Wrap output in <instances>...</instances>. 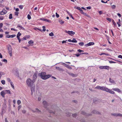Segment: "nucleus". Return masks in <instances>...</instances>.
<instances>
[{
	"instance_id": "nucleus-4",
	"label": "nucleus",
	"mask_w": 122,
	"mask_h": 122,
	"mask_svg": "<svg viewBox=\"0 0 122 122\" xmlns=\"http://www.w3.org/2000/svg\"><path fill=\"white\" fill-rule=\"evenodd\" d=\"M107 87L104 86H97L95 87V88L99 90H101L102 91H106Z\"/></svg>"
},
{
	"instance_id": "nucleus-16",
	"label": "nucleus",
	"mask_w": 122,
	"mask_h": 122,
	"mask_svg": "<svg viewBox=\"0 0 122 122\" xmlns=\"http://www.w3.org/2000/svg\"><path fill=\"white\" fill-rule=\"evenodd\" d=\"M6 94H11V92L9 90H5Z\"/></svg>"
},
{
	"instance_id": "nucleus-9",
	"label": "nucleus",
	"mask_w": 122,
	"mask_h": 122,
	"mask_svg": "<svg viewBox=\"0 0 122 122\" xmlns=\"http://www.w3.org/2000/svg\"><path fill=\"white\" fill-rule=\"evenodd\" d=\"M94 44V43L93 42H90L88 43L85 45V46L87 47L88 46H90L91 45H93Z\"/></svg>"
},
{
	"instance_id": "nucleus-44",
	"label": "nucleus",
	"mask_w": 122,
	"mask_h": 122,
	"mask_svg": "<svg viewBox=\"0 0 122 122\" xmlns=\"http://www.w3.org/2000/svg\"><path fill=\"white\" fill-rule=\"evenodd\" d=\"M106 19L107 20H108L110 22H111V20L110 18H107Z\"/></svg>"
},
{
	"instance_id": "nucleus-56",
	"label": "nucleus",
	"mask_w": 122,
	"mask_h": 122,
	"mask_svg": "<svg viewBox=\"0 0 122 122\" xmlns=\"http://www.w3.org/2000/svg\"><path fill=\"white\" fill-rule=\"evenodd\" d=\"M3 25V24L2 23H0V28H1L2 27Z\"/></svg>"
},
{
	"instance_id": "nucleus-13",
	"label": "nucleus",
	"mask_w": 122,
	"mask_h": 122,
	"mask_svg": "<svg viewBox=\"0 0 122 122\" xmlns=\"http://www.w3.org/2000/svg\"><path fill=\"white\" fill-rule=\"evenodd\" d=\"M68 73L70 75L72 76L73 77H75L77 76L76 74H74L70 72H68Z\"/></svg>"
},
{
	"instance_id": "nucleus-14",
	"label": "nucleus",
	"mask_w": 122,
	"mask_h": 122,
	"mask_svg": "<svg viewBox=\"0 0 122 122\" xmlns=\"http://www.w3.org/2000/svg\"><path fill=\"white\" fill-rule=\"evenodd\" d=\"M37 78V74L36 73H35L33 75V80H34L35 81V80Z\"/></svg>"
},
{
	"instance_id": "nucleus-55",
	"label": "nucleus",
	"mask_w": 122,
	"mask_h": 122,
	"mask_svg": "<svg viewBox=\"0 0 122 122\" xmlns=\"http://www.w3.org/2000/svg\"><path fill=\"white\" fill-rule=\"evenodd\" d=\"M103 13L102 11H99V13L100 15H101Z\"/></svg>"
},
{
	"instance_id": "nucleus-50",
	"label": "nucleus",
	"mask_w": 122,
	"mask_h": 122,
	"mask_svg": "<svg viewBox=\"0 0 122 122\" xmlns=\"http://www.w3.org/2000/svg\"><path fill=\"white\" fill-rule=\"evenodd\" d=\"M11 30H14L15 31H17V30L16 29H15L13 28H11Z\"/></svg>"
},
{
	"instance_id": "nucleus-40",
	"label": "nucleus",
	"mask_w": 122,
	"mask_h": 122,
	"mask_svg": "<svg viewBox=\"0 0 122 122\" xmlns=\"http://www.w3.org/2000/svg\"><path fill=\"white\" fill-rule=\"evenodd\" d=\"M16 36L15 35H10V38H12L15 37Z\"/></svg>"
},
{
	"instance_id": "nucleus-35",
	"label": "nucleus",
	"mask_w": 122,
	"mask_h": 122,
	"mask_svg": "<svg viewBox=\"0 0 122 122\" xmlns=\"http://www.w3.org/2000/svg\"><path fill=\"white\" fill-rule=\"evenodd\" d=\"M34 112H40V111L38 108H36V110L35 111H34Z\"/></svg>"
},
{
	"instance_id": "nucleus-39",
	"label": "nucleus",
	"mask_w": 122,
	"mask_h": 122,
	"mask_svg": "<svg viewBox=\"0 0 122 122\" xmlns=\"http://www.w3.org/2000/svg\"><path fill=\"white\" fill-rule=\"evenodd\" d=\"M112 115L115 117H117V113H113L112 114Z\"/></svg>"
},
{
	"instance_id": "nucleus-61",
	"label": "nucleus",
	"mask_w": 122,
	"mask_h": 122,
	"mask_svg": "<svg viewBox=\"0 0 122 122\" xmlns=\"http://www.w3.org/2000/svg\"><path fill=\"white\" fill-rule=\"evenodd\" d=\"M77 56L78 57L80 55V54H76L75 55Z\"/></svg>"
},
{
	"instance_id": "nucleus-37",
	"label": "nucleus",
	"mask_w": 122,
	"mask_h": 122,
	"mask_svg": "<svg viewBox=\"0 0 122 122\" xmlns=\"http://www.w3.org/2000/svg\"><path fill=\"white\" fill-rule=\"evenodd\" d=\"M79 44L81 46H82L84 45L83 42H80L79 43Z\"/></svg>"
},
{
	"instance_id": "nucleus-60",
	"label": "nucleus",
	"mask_w": 122,
	"mask_h": 122,
	"mask_svg": "<svg viewBox=\"0 0 122 122\" xmlns=\"http://www.w3.org/2000/svg\"><path fill=\"white\" fill-rule=\"evenodd\" d=\"M88 53H87L86 52V53H80L81 55V54H88Z\"/></svg>"
},
{
	"instance_id": "nucleus-6",
	"label": "nucleus",
	"mask_w": 122,
	"mask_h": 122,
	"mask_svg": "<svg viewBox=\"0 0 122 122\" xmlns=\"http://www.w3.org/2000/svg\"><path fill=\"white\" fill-rule=\"evenodd\" d=\"M109 68V66H99V68L101 69H106L107 70H108Z\"/></svg>"
},
{
	"instance_id": "nucleus-62",
	"label": "nucleus",
	"mask_w": 122,
	"mask_h": 122,
	"mask_svg": "<svg viewBox=\"0 0 122 122\" xmlns=\"http://www.w3.org/2000/svg\"><path fill=\"white\" fill-rule=\"evenodd\" d=\"M117 15L120 17H121V15L120 14L117 13Z\"/></svg>"
},
{
	"instance_id": "nucleus-54",
	"label": "nucleus",
	"mask_w": 122,
	"mask_h": 122,
	"mask_svg": "<svg viewBox=\"0 0 122 122\" xmlns=\"http://www.w3.org/2000/svg\"><path fill=\"white\" fill-rule=\"evenodd\" d=\"M56 16L57 18H58L59 17V15L57 13H56Z\"/></svg>"
},
{
	"instance_id": "nucleus-24",
	"label": "nucleus",
	"mask_w": 122,
	"mask_h": 122,
	"mask_svg": "<svg viewBox=\"0 0 122 122\" xmlns=\"http://www.w3.org/2000/svg\"><path fill=\"white\" fill-rule=\"evenodd\" d=\"M43 103L45 106H46L47 104V102L45 101H44L43 102Z\"/></svg>"
},
{
	"instance_id": "nucleus-42",
	"label": "nucleus",
	"mask_w": 122,
	"mask_h": 122,
	"mask_svg": "<svg viewBox=\"0 0 122 122\" xmlns=\"http://www.w3.org/2000/svg\"><path fill=\"white\" fill-rule=\"evenodd\" d=\"M21 35V34L20 32H18V33L17 34V36H20Z\"/></svg>"
},
{
	"instance_id": "nucleus-53",
	"label": "nucleus",
	"mask_w": 122,
	"mask_h": 122,
	"mask_svg": "<svg viewBox=\"0 0 122 122\" xmlns=\"http://www.w3.org/2000/svg\"><path fill=\"white\" fill-rule=\"evenodd\" d=\"M21 107V105H19V106L18 107V110H19L20 109Z\"/></svg>"
},
{
	"instance_id": "nucleus-5",
	"label": "nucleus",
	"mask_w": 122,
	"mask_h": 122,
	"mask_svg": "<svg viewBox=\"0 0 122 122\" xmlns=\"http://www.w3.org/2000/svg\"><path fill=\"white\" fill-rule=\"evenodd\" d=\"M65 32L67 33H68L69 35H70L71 36H72V35H74L75 33L73 31H67V30H65Z\"/></svg>"
},
{
	"instance_id": "nucleus-32",
	"label": "nucleus",
	"mask_w": 122,
	"mask_h": 122,
	"mask_svg": "<svg viewBox=\"0 0 122 122\" xmlns=\"http://www.w3.org/2000/svg\"><path fill=\"white\" fill-rule=\"evenodd\" d=\"M7 80L8 82H10H10H12L11 81V80L9 78H7Z\"/></svg>"
},
{
	"instance_id": "nucleus-23",
	"label": "nucleus",
	"mask_w": 122,
	"mask_h": 122,
	"mask_svg": "<svg viewBox=\"0 0 122 122\" xmlns=\"http://www.w3.org/2000/svg\"><path fill=\"white\" fill-rule=\"evenodd\" d=\"M109 81L111 83H114L115 82V81L114 80H113L111 79L110 78L109 79Z\"/></svg>"
},
{
	"instance_id": "nucleus-30",
	"label": "nucleus",
	"mask_w": 122,
	"mask_h": 122,
	"mask_svg": "<svg viewBox=\"0 0 122 122\" xmlns=\"http://www.w3.org/2000/svg\"><path fill=\"white\" fill-rule=\"evenodd\" d=\"M17 103L18 105L20 104L21 103V102L20 100H18L17 101Z\"/></svg>"
},
{
	"instance_id": "nucleus-34",
	"label": "nucleus",
	"mask_w": 122,
	"mask_h": 122,
	"mask_svg": "<svg viewBox=\"0 0 122 122\" xmlns=\"http://www.w3.org/2000/svg\"><path fill=\"white\" fill-rule=\"evenodd\" d=\"M33 42L32 40H30V41H29L28 42V43L29 44H33Z\"/></svg>"
},
{
	"instance_id": "nucleus-22",
	"label": "nucleus",
	"mask_w": 122,
	"mask_h": 122,
	"mask_svg": "<svg viewBox=\"0 0 122 122\" xmlns=\"http://www.w3.org/2000/svg\"><path fill=\"white\" fill-rule=\"evenodd\" d=\"M65 66L69 69H72V68L70 66L67 64L66 65V66Z\"/></svg>"
},
{
	"instance_id": "nucleus-1",
	"label": "nucleus",
	"mask_w": 122,
	"mask_h": 122,
	"mask_svg": "<svg viewBox=\"0 0 122 122\" xmlns=\"http://www.w3.org/2000/svg\"><path fill=\"white\" fill-rule=\"evenodd\" d=\"M46 73L45 72H42L41 75V78L43 79L46 80L48 78L51 77L50 75H46Z\"/></svg>"
},
{
	"instance_id": "nucleus-33",
	"label": "nucleus",
	"mask_w": 122,
	"mask_h": 122,
	"mask_svg": "<svg viewBox=\"0 0 122 122\" xmlns=\"http://www.w3.org/2000/svg\"><path fill=\"white\" fill-rule=\"evenodd\" d=\"M42 28H43V29L42 30V31H45L46 30V29H45V26H42Z\"/></svg>"
},
{
	"instance_id": "nucleus-51",
	"label": "nucleus",
	"mask_w": 122,
	"mask_h": 122,
	"mask_svg": "<svg viewBox=\"0 0 122 122\" xmlns=\"http://www.w3.org/2000/svg\"><path fill=\"white\" fill-rule=\"evenodd\" d=\"M72 116L74 117H75L77 116V114H73L72 115Z\"/></svg>"
},
{
	"instance_id": "nucleus-26",
	"label": "nucleus",
	"mask_w": 122,
	"mask_h": 122,
	"mask_svg": "<svg viewBox=\"0 0 122 122\" xmlns=\"http://www.w3.org/2000/svg\"><path fill=\"white\" fill-rule=\"evenodd\" d=\"M1 83L3 85H5V80H2L1 81Z\"/></svg>"
},
{
	"instance_id": "nucleus-64",
	"label": "nucleus",
	"mask_w": 122,
	"mask_h": 122,
	"mask_svg": "<svg viewBox=\"0 0 122 122\" xmlns=\"http://www.w3.org/2000/svg\"><path fill=\"white\" fill-rule=\"evenodd\" d=\"M117 23L118 25V27H120L121 26V25L120 24V23L117 22Z\"/></svg>"
},
{
	"instance_id": "nucleus-3",
	"label": "nucleus",
	"mask_w": 122,
	"mask_h": 122,
	"mask_svg": "<svg viewBox=\"0 0 122 122\" xmlns=\"http://www.w3.org/2000/svg\"><path fill=\"white\" fill-rule=\"evenodd\" d=\"M8 52L10 56H12V47L10 45L8 47Z\"/></svg>"
},
{
	"instance_id": "nucleus-21",
	"label": "nucleus",
	"mask_w": 122,
	"mask_h": 122,
	"mask_svg": "<svg viewBox=\"0 0 122 122\" xmlns=\"http://www.w3.org/2000/svg\"><path fill=\"white\" fill-rule=\"evenodd\" d=\"M59 22L60 23V24L61 25L63 24L64 23V21H63L61 20H59Z\"/></svg>"
},
{
	"instance_id": "nucleus-41",
	"label": "nucleus",
	"mask_w": 122,
	"mask_h": 122,
	"mask_svg": "<svg viewBox=\"0 0 122 122\" xmlns=\"http://www.w3.org/2000/svg\"><path fill=\"white\" fill-rule=\"evenodd\" d=\"M122 117V114L120 113H117V117Z\"/></svg>"
},
{
	"instance_id": "nucleus-31",
	"label": "nucleus",
	"mask_w": 122,
	"mask_h": 122,
	"mask_svg": "<svg viewBox=\"0 0 122 122\" xmlns=\"http://www.w3.org/2000/svg\"><path fill=\"white\" fill-rule=\"evenodd\" d=\"M76 9L78 10H80L81 11L82 10L80 7H77L76 8Z\"/></svg>"
},
{
	"instance_id": "nucleus-18",
	"label": "nucleus",
	"mask_w": 122,
	"mask_h": 122,
	"mask_svg": "<svg viewBox=\"0 0 122 122\" xmlns=\"http://www.w3.org/2000/svg\"><path fill=\"white\" fill-rule=\"evenodd\" d=\"M113 90L114 91H117L119 92H121V91L119 89L117 88H113Z\"/></svg>"
},
{
	"instance_id": "nucleus-38",
	"label": "nucleus",
	"mask_w": 122,
	"mask_h": 122,
	"mask_svg": "<svg viewBox=\"0 0 122 122\" xmlns=\"http://www.w3.org/2000/svg\"><path fill=\"white\" fill-rule=\"evenodd\" d=\"M23 5H20L19 6V8L21 9H22L23 7Z\"/></svg>"
},
{
	"instance_id": "nucleus-46",
	"label": "nucleus",
	"mask_w": 122,
	"mask_h": 122,
	"mask_svg": "<svg viewBox=\"0 0 122 122\" xmlns=\"http://www.w3.org/2000/svg\"><path fill=\"white\" fill-rule=\"evenodd\" d=\"M4 17L3 16H0V20H2L4 19Z\"/></svg>"
},
{
	"instance_id": "nucleus-15",
	"label": "nucleus",
	"mask_w": 122,
	"mask_h": 122,
	"mask_svg": "<svg viewBox=\"0 0 122 122\" xmlns=\"http://www.w3.org/2000/svg\"><path fill=\"white\" fill-rule=\"evenodd\" d=\"M30 37V36L29 35L26 36H24L23 38V40H26L28 39Z\"/></svg>"
},
{
	"instance_id": "nucleus-19",
	"label": "nucleus",
	"mask_w": 122,
	"mask_h": 122,
	"mask_svg": "<svg viewBox=\"0 0 122 122\" xmlns=\"http://www.w3.org/2000/svg\"><path fill=\"white\" fill-rule=\"evenodd\" d=\"M56 69L59 71H63V70L62 68H60L59 67H56Z\"/></svg>"
},
{
	"instance_id": "nucleus-47",
	"label": "nucleus",
	"mask_w": 122,
	"mask_h": 122,
	"mask_svg": "<svg viewBox=\"0 0 122 122\" xmlns=\"http://www.w3.org/2000/svg\"><path fill=\"white\" fill-rule=\"evenodd\" d=\"M10 35H6V37L7 38H10Z\"/></svg>"
},
{
	"instance_id": "nucleus-63",
	"label": "nucleus",
	"mask_w": 122,
	"mask_h": 122,
	"mask_svg": "<svg viewBox=\"0 0 122 122\" xmlns=\"http://www.w3.org/2000/svg\"><path fill=\"white\" fill-rule=\"evenodd\" d=\"M69 15H70L71 17V18L73 20L74 19V18L73 17L72 15L71 14H69Z\"/></svg>"
},
{
	"instance_id": "nucleus-28",
	"label": "nucleus",
	"mask_w": 122,
	"mask_h": 122,
	"mask_svg": "<svg viewBox=\"0 0 122 122\" xmlns=\"http://www.w3.org/2000/svg\"><path fill=\"white\" fill-rule=\"evenodd\" d=\"M9 18L10 19H11L12 18V14H10L9 15Z\"/></svg>"
},
{
	"instance_id": "nucleus-36",
	"label": "nucleus",
	"mask_w": 122,
	"mask_h": 122,
	"mask_svg": "<svg viewBox=\"0 0 122 122\" xmlns=\"http://www.w3.org/2000/svg\"><path fill=\"white\" fill-rule=\"evenodd\" d=\"M27 16V18L28 19L30 20L31 19V17L30 15L28 14Z\"/></svg>"
},
{
	"instance_id": "nucleus-11",
	"label": "nucleus",
	"mask_w": 122,
	"mask_h": 122,
	"mask_svg": "<svg viewBox=\"0 0 122 122\" xmlns=\"http://www.w3.org/2000/svg\"><path fill=\"white\" fill-rule=\"evenodd\" d=\"M40 20H41L43 21H44L46 22L50 23L51 22V20L49 19H46L44 18H41Z\"/></svg>"
},
{
	"instance_id": "nucleus-45",
	"label": "nucleus",
	"mask_w": 122,
	"mask_h": 122,
	"mask_svg": "<svg viewBox=\"0 0 122 122\" xmlns=\"http://www.w3.org/2000/svg\"><path fill=\"white\" fill-rule=\"evenodd\" d=\"M77 51L79 52L80 53L81 52H83V51L80 49L78 50Z\"/></svg>"
},
{
	"instance_id": "nucleus-59",
	"label": "nucleus",
	"mask_w": 122,
	"mask_h": 122,
	"mask_svg": "<svg viewBox=\"0 0 122 122\" xmlns=\"http://www.w3.org/2000/svg\"><path fill=\"white\" fill-rule=\"evenodd\" d=\"M91 8V7L90 6H88L86 7L87 9L88 10H90Z\"/></svg>"
},
{
	"instance_id": "nucleus-2",
	"label": "nucleus",
	"mask_w": 122,
	"mask_h": 122,
	"mask_svg": "<svg viewBox=\"0 0 122 122\" xmlns=\"http://www.w3.org/2000/svg\"><path fill=\"white\" fill-rule=\"evenodd\" d=\"M35 82V80H31L29 78H28L26 81L27 84L29 87H31L33 85Z\"/></svg>"
},
{
	"instance_id": "nucleus-20",
	"label": "nucleus",
	"mask_w": 122,
	"mask_h": 122,
	"mask_svg": "<svg viewBox=\"0 0 122 122\" xmlns=\"http://www.w3.org/2000/svg\"><path fill=\"white\" fill-rule=\"evenodd\" d=\"M10 85L11 87H12V88L14 89H15V87L14 86V84L12 82H10Z\"/></svg>"
},
{
	"instance_id": "nucleus-43",
	"label": "nucleus",
	"mask_w": 122,
	"mask_h": 122,
	"mask_svg": "<svg viewBox=\"0 0 122 122\" xmlns=\"http://www.w3.org/2000/svg\"><path fill=\"white\" fill-rule=\"evenodd\" d=\"M2 61L3 62H5L6 63H7V61L5 59H4L2 60Z\"/></svg>"
},
{
	"instance_id": "nucleus-10",
	"label": "nucleus",
	"mask_w": 122,
	"mask_h": 122,
	"mask_svg": "<svg viewBox=\"0 0 122 122\" xmlns=\"http://www.w3.org/2000/svg\"><path fill=\"white\" fill-rule=\"evenodd\" d=\"M6 94L5 90H3L0 93V95L2 97L4 98L5 97V95Z\"/></svg>"
},
{
	"instance_id": "nucleus-12",
	"label": "nucleus",
	"mask_w": 122,
	"mask_h": 122,
	"mask_svg": "<svg viewBox=\"0 0 122 122\" xmlns=\"http://www.w3.org/2000/svg\"><path fill=\"white\" fill-rule=\"evenodd\" d=\"M18 27H19L20 28H19L20 30L22 29L23 30H25V29L22 27V26L21 25H20L19 24H18L17 26V28H18Z\"/></svg>"
},
{
	"instance_id": "nucleus-57",
	"label": "nucleus",
	"mask_w": 122,
	"mask_h": 122,
	"mask_svg": "<svg viewBox=\"0 0 122 122\" xmlns=\"http://www.w3.org/2000/svg\"><path fill=\"white\" fill-rule=\"evenodd\" d=\"M118 57L122 59V56L121 55H120L118 56Z\"/></svg>"
},
{
	"instance_id": "nucleus-48",
	"label": "nucleus",
	"mask_w": 122,
	"mask_h": 122,
	"mask_svg": "<svg viewBox=\"0 0 122 122\" xmlns=\"http://www.w3.org/2000/svg\"><path fill=\"white\" fill-rule=\"evenodd\" d=\"M112 22L113 23V24L114 25V26H116V24L115 22L113 20L112 21Z\"/></svg>"
},
{
	"instance_id": "nucleus-49",
	"label": "nucleus",
	"mask_w": 122,
	"mask_h": 122,
	"mask_svg": "<svg viewBox=\"0 0 122 122\" xmlns=\"http://www.w3.org/2000/svg\"><path fill=\"white\" fill-rule=\"evenodd\" d=\"M116 6L114 5H113L112 6V8L113 9H114L115 8Z\"/></svg>"
},
{
	"instance_id": "nucleus-52",
	"label": "nucleus",
	"mask_w": 122,
	"mask_h": 122,
	"mask_svg": "<svg viewBox=\"0 0 122 122\" xmlns=\"http://www.w3.org/2000/svg\"><path fill=\"white\" fill-rule=\"evenodd\" d=\"M109 62L110 63H116V62H114L112 61H109Z\"/></svg>"
},
{
	"instance_id": "nucleus-7",
	"label": "nucleus",
	"mask_w": 122,
	"mask_h": 122,
	"mask_svg": "<svg viewBox=\"0 0 122 122\" xmlns=\"http://www.w3.org/2000/svg\"><path fill=\"white\" fill-rule=\"evenodd\" d=\"M106 91L112 94H114L115 93L114 92L108 89L107 88H106Z\"/></svg>"
},
{
	"instance_id": "nucleus-29",
	"label": "nucleus",
	"mask_w": 122,
	"mask_h": 122,
	"mask_svg": "<svg viewBox=\"0 0 122 122\" xmlns=\"http://www.w3.org/2000/svg\"><path fill=\"white\" fill-rule=\"evenodd\" d=\"M49 36H54V35L53 33L52 32H51V33L49 34Z\"/></svg>"
},
{
	"instance_id": "nucleus-58",
	"label": "nucleus",
	"mask_w": 122,
	"mask_h": 122,
	"mask_svg": "<svg viewBox=\"0 0 122 122\" xmlns=\"http://www.w3.org/2000/svg\"><path fill=\"white\" fill-rule=\"evenodd\" d=\"M18 14L19 13L18 12H15V15L18 16Z\"/></svg>"
},
{
	"instance_id": "nucleus-27",
	"label": "nucleus",
	"mask_w": 122,
	"mask_h": 122,
	"mask_svg": "<svg viewBox=\"0 0 122 122\" xmlns=\"http://www.w3.org/2000/svg\"><path fill=\"white\" fill-rule=\"evenodd\" d=\"M77 41L76 40V39H73L72 40V42L73 43H77Z\"/></svg>"
},
{
	"instance_id": "nucleus-25",
	"label": "nucleus",
	"mask_w": 122,
	"mask_h": 122,
	"mask_svg": "<svg viewBox=\"0 0 122 122\" xmlns=\"http://www.w3.org/2000/svg\"><path fill=\"white\" fill-rule=\"evenodd\" d=\"M92 113L94 114H99V112L96 110H94L92 112Z\"/></svg>"
},
{
	"instance_id": "nucleus-8",
	"label": "nucleus",
	"mask_w": 122,
	"mask_h": 122,
	"mask_svg": "<svg viewBox=\"0 0 122 122\" xmlns=\"http://www.w3.org/2000/svg\"><path fill=\"white\" fill-rule=\"evenodd\" d=\"M7 13V11L5 9H3L2 11H0V15H4L6 14Z\"/></svg>"
},
{
	"instance_id": "nucleus-17",
	"label": "nucleus",
	"mask_w": 122,
	"mask_h": 122,
	"mask_svg": "<svg viewBox=\"0 0 122 122\" xmlns=\"http://www.w3.org/2000/svg\"><path fill=\"white\" fill-rule=\"evenodd\" d=\"M81 13L84 15L88 17H90L86 13L84 12L82 10L81 11Z\"/></svg>"
}]
</instances>
